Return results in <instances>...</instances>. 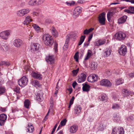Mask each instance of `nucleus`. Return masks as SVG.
I'll use <instances>...</instances> for the list:
<instances>
[{"instance_id":"f257e3e1","label":"nucleus","mask_w":134,"mask_h":134,"mask_svg":"<svg viewBox=\"0 0 134 134\" xmlns=\"http://www.w3.org/2000/svg\"><path fill=\"white\" fill-rule=\"evenodd\" d=\"M42 38L44 44L46 45L51 46L53 44L54 40L49 34H44L42 36Z\"/></svg>"},{"instance_id":"f03ea898","label":"nucleus","mask_w":134,"mask_h":134,"mask_svg":"<svg viewBox=\"0 0 134 134\" xmlns=\"http://www.w3.org/2000/svg\"><path fill=\"white\" fill-rule=\"evenodd\" d=\"M116 39L121 41L124 40L126 38L128 37L127 33L119 31L117 32L115 35Z\"/></svg>"},{"instance_id":"7ed1b4c3","label":"nucleus","mask_w":134,"mask_h":134,"mask_svg":"<svg viewBox=\"0 0 134 134\" xmlns=\"http://www.w3.org/2000/svg\"><path fill=\"white\" fill-rule=\"evenodd\" d=\"M124 131L122 127H116L112 129L111 134H124Z\"/></svg>"},{"instance_id":"20e7f679","label":"nucleus","mask_w":134,"mask_h":134,"mask_svg":"<svg viewBox=\"0 0 134 134\" xmlns=\"http://www.w3.org/2000/svg\"><path fill=\"white\" fill-rule=\"evenodd\" d=\"M28 82V79L25 76H23L18 81V84L21 87H23L27 84Z\"/></svg>"},{"instance_id":"39448f33","label":"nucleus","mask_w":134,"mask_h":134,"mask_svg":"<svg viewBox=\"0 0 134 134\" xmlns=\"http://www.w3.org/2000/svg\"><path fill=\"white\" fill-rule=\"evenodd\" d=\"M30 11V10L28 8L24 9L18 11L17 14L18 16L22 17L28 13Z\"/></svg>"},{"instance_id":"423d86ee","label":"nucleus","mask_w":134,"mask_h":134,"mask_svg":"<svg viewBox=\"0 0 134 134\" xmlns=\"http://www.w3.org/2000/svg\"><path fill=\"white\" fill-rule=\"evenodd\" d=\"M13 43L15 47L18 48L22 46L24 44L22 40L18 38L15 39L13 41Z\"/></svg>"},{"instance_id":"0eeeda50","label":"nucleus","mask_w":134,"mask_h":134,"mask_svg":"<svg viewBox=\"0 0 134 134\" xmlns=\"http://www.w3.org/2000/svg\"><path fill=\"white\" fill-rule=\"evenodd\" d=\"M118 52L120 55L122 56L125 55L127 52L126 47L124 45H122Z\"/></svg>"},{"instance_id":"6e6552de","label":"nucleus","mask_w":134,"mask_h":134,"mask_svg":"<svg viewBox=\"0 0 134 134\" xmlns=\"http://www.w3.org/2000/svg\"><path fill=\"white\" fill-rule=\"evenodd\" d=\"M105 15L104 13H102L99 15L98 17L99 22L101 25H104L105 24Z\"/></svg>"},{"instance_id":"1a4fd4ad","label":"nucleus","mask_w":134,"mask_h":134,"mask_svg":"<svg viewBox=\"0 0 134 134\" xmlns=\"http://www.w3.org/2000/svg\"><path fill=\"white\" fill-rule=\"evenodd\" d=\"M10 34L8 31H5L0 33V37L2 39L7 40L8 38V36Z\"/></svg>"},{"instance_id":"9d476101","label":"nucleus","mask_w":134,"mask_h":134,"mask_svg":"<svg viewBox=\"0 0 134 134\" xmlns=\"http://www.w3.org/2000/svg\"><path fill=\"white\" fill-rule=\"evenodd\" d=\"M100 84L102 86L106 87H110L111 85V83L108 80L104 79L100 81Z\"/></svg>"},{"instance_id":"9b49d317","label":"nucleus","mask_w":134,"mask_h":134,"mask_svg":"<svg viewBox=\"0 0 134 134\" xmlns=\"http://www.w3.org/2000/svg\"><path fill=\"white\" fill-rule=\"evenodd\" d=\"M7 118V116L4 114H2L0 115V125H4Z\"/></svg>"},{"instance_id":"f8f14e48","label":"nucleus","mask_w":134,"mask_h":134,"mask_svg":"<svg viewBox=\"0 0 134 134\" xmlns=\"http://www.w3.org/2000/svg\"><path fill=\"white\" fill-rule=\"evenodd\" d=\"M31 49L33 51H37L40 48V45L38 43H33L31 46Z\"/></svg>"},{"instance_id":"ddd939ff","label":"nucleus","mask_w":134,"mask_h":134,"mask_svg":"<svg viewBox=\"0 0 134 134\" xmlns=\"http://www.w3.org/2000/svg\"><path fill=\"white\" fill-rule=\"evenodd\" d=\"M127 16L124 15L118 19V23L119 24H122L126 21Z\"/></svg>"},{"instance_id":"4468645a","label":"nucleus","mask_w":134,"mask_h":134,"mask_svg":"<svg viewBox=\"0 0 134 134\" xmlns=\"http://www.w3.org/2000/svg\"><path fill=\"white\" fill-rule=\"evenodd\" d=\"M86 76L83 73H82L81 75L78 78L77 82L79 83H81L83 82L85 80Z\"/></svg>"},{"instance_id":"2eb2a0df","label":"nucleus","mask_w":134,"mask_h":134,"mask_svg":"<svg viewBox=\"0 0 134 134\" xmlns=\"http://www.w3.org/2000/svg\"><path fill=\"white\" fill-rule=\"evenodd\" d=\"M97 129L99 130L103 131L106 127V126L102 122H100L98 123Z\"/></svg>"},{"instance_id":"dca6fc26","label":"nucleus","mask_w":134,"mask_h":134,"mask_svg":"<svg viewBox=\"0 0 134 134\" xmlns=\"http://www.w3.org/2000/svg\"><path fill=\"white\" fill-rule=\"evenodd\" d=\"M83 85L82 90L85 92H88L90 90V86L85 82L82 84Z\"/></svg>"},{"instance_id":"f3484780","label":"nucleus","mask_w":134,"mask_h":134,"mask_svg":"<svg viewBox=\"0 0 134 134\" xmlns=\"http://www.w3.org/2000/svg\"><path fill=\"white\" fill-rule=\"evenodd\" d=\"M32 21L31 16L29 15L25 17V19L23 22V24L26 25H28Z\"/></svg>"},{"instance_id":"a211bd4d","label":"nucleus","mask_w":134,"mask_h":134,"mask_svg":"<svg viewBox=\"0 0 134 134\" xmlns=\"http://www.w3.org/2000/svg\"><path fill=\"white\" fill-rule=\"evenodd\" d=\"M54 60L53 56L52 55H49L48 57H47L46 58V61L50 64H53L54 62Z\"/></svg>"},{"instance_id":"6ab92c4d","label":"nucleus","mask_w":134,"mask_h":134,"mask_svg":"<svg viewBox=\"0 0 134 134\" xmlns=\"http://www.w3.org/2000/svg\"><path fill=\"white\" fill-rule=\"evenodd\" d=\"M35 98H36V100L38 102H41L43 100L42 95L38 92L36 94Z\"/></svg>"},{"instance_id":"aec40b11","label":"nucleus","mask_w":134,"mask_h":134,"mask_svg":"<svg viewBox=\"0 0 134 134\" xmlns=\"http://www.w3.org/2000/svg\"><path fill=\"white\" fill-rule=\"evenodd\" d=\"M105 42V39L99 40L94 42V44L95 46H98L103 44Z\"/></svg>"},{"instance_id":"412c9836","label":"nucleus","mask_w":134,"mask_h":134,"mask_svg":"<svg viewBox=\"0 0 134 134\" xmlns=\"http://www.w3.org/2000/svg\"><path fill=\"white\" fill-rule=\"evenodd\" d=\"M77 130V127L76 125L72 126L70 128V131L71 133H75Z\"/></svg>"},{"instance_id":"4be33fe9","label":"nucleus","mask_w":134,"mask_h":134,"mask_svg":"<svg viewBox=\"0 0 134 134\" xmlns=\"http://www.w3.org/2000/svg\"><path fill=\"white\" fill-rule=\"evenodd\" d=\"M81 109V108L80 106L76 105L75 106L74 108V113L76 114L79 113L80 112Z\"/></svg>"},{"instance_id":"5701e85b","label":"nucleus","mask_w":134,"mask_h":134,"mask_svg":"<svg viewBox=\"0 0 134 134\" xmlns=\"http://www.w3.org/2000/svg\"><path fill=\"white\" fill-rule=\"evenodd\" d=\"M114 14V12L112 11L108 12L107 14V18L108 20L109 21H110L111 20V18L112 16Z\"/></svg>"},{"instance_id":"b1692460","label":"nucleus","mask_w":134,"mask_h":134,"mask_svg":"<svg viewBox=\"0 0 134 134\" xmlns=\"http://www.w3.org/2000/svg\"><path fill=\"white\" fill-rule=\"evenodd\" d=\"M122 93L123 94L125 95V97H127L132 94L131 92H129L127 89H124L122 90Z\"/></svg>"},{"instance_id":"393cba45","label":"nucleus","mask_w":134,"mask_h":134,"mask_svg":"<svg viewBox=\"0 0 134 134\" xmlns=\"http://www.w3.org/2000/svg\"><path fill=\"white\" fill-rule=\"evenodd\" d=\"M111 51L109 49H106L104 53V55L105 57H107L110 55Z\"/></svg>"},{"instance_id":"a878e982","label":"nucleus","mask_w":134,"mask_h":134,"mask_svg":"<svg viewBox=\"0 0 134 134\" xmlns=\"http://www.w3.org/2000/svg\"><path fill=\"white\" fill-rule=\"evenodd\" d=\"M97 65L96 63L92 62L91 63L90 66L92 70H95L97 68Z\"/></svg>"},{"instance_id":"bb28decb","label":"nucleus","mask_w":134,"mask_h":134,"mask_svg":"<svg viewBox=\"0 0 134 134\" xmlns=\"http://www.w3.org/2000/svg\"><path fill=\"white\" fill-rule=\"evenodd\" d=\"M32 76L36 79H38L40 80L42 79V78L41 77V75L35 72L32 73Z\"/></svg>"},{"instance_id":"cd10ccee","label":"nucleus","mask_w":134,"mask_h":134,"mask_svg":"<svg viewBox=\"0 0 134 134\" xmlns=\"http://www.w3.org/2000/svg\"><path fill=\"white\" fill-rule=\"evenodd\" d=\"M32 85L34 86L35 87H40L39 82L38 81L36 80L32 81Z\"/></svg>"},{"instance_id":"c85d7f7f","label":"nucleus","mask_w":134,"mask_h":134,"mask_svg":"<svg viewBox=\"0 0 134 134\" xmlns=\"http://www.w3.org/2000/svg\"><path fill=\"white\" fill-rule=\"evenodd\" d=\"M51 30L52 35L55 37H57L58 36V34L55 29L53 27Z\"/></svg>"},{"instance_id":"c756f323","label":"nucleus","mask_w":134,"mask_h":134,"mask_svg":"<svg viewBox=\"0 0 134 134\" xmlns=\"http://www.w3.org/2000/svg\"><path fill=\"white\" fill-rule=\"evenodd\" d=\"M30 101L28 99L26 100L24 102V106L25 107L28 109L29 108L30 104Z\"/></svg>"},{"instance_id":"7c9ffc66","label":"nucleus","mask_w":134,"mask_h":134,"mask_svg":"<svg viewBox=\"0 0 134 134\" xmlns=\"http://www.w3.org/2000/svg\"><path fill=\"white\" fill-rule=\"evenodd\" d=\"M81 11V8L80 7H76L74 9V12L80 14Z\"/></svg>"},{"instance_id":"2f4dec72","label":"nucleus","mask_w":134,"mask_h":134,"mask_svg":"<svg viewBox=\"0 0 134 134\" xmlns=\"http://www.w3.org/2000/svg\"><path fill=\"white\" fill-rule=\"evenodd\" d=\"M124 82V80L121 79H117L116 81V85H119L122 84Z\"/></svg>"},{"instance_id":"473e14b6","label":"nucleus","mask_w":134,"mask_h":134,"mask_svg":"<svg viewBox=\"0 0 134 134\" xmlns=\"http://www.w3.org/2000/svg\"><path fill=\"white\" fill-rule=\"evenodd\" d=\"M35 0H30L28 2L29 5L31 6L36 5V2Z\"/></svg>"},{"instance_id":"72a5a7b5","label":"nucleus","mask_w":134,"mask_h":134,"mask_svg":"<svg viewBox=\"0 0 134 134\" xmlns=\"http://www.w3.org/2000/svg\"><path fill=\"white\" fill-rule=\"evenodd\" d=\"M101 100L102 101H106L107 99V97L106 95L105 94H103L102 95L100 98Z\"/></svg>"},{"instance_id":"f704fd0d","label":"nucleus","mask_w":134,"mask_h":134,"mask_svg":"<svg viewBox=\"0 0 134 134\" xmlns=\"http://www.w3.org/2000/svg\"><path fill=\"white\" fill-rule=\"evenodd\" d=\"M5 87H0V94H2L4 93L5 91Z\"/></svg>"},{"instance_id":"c9c22d12","label":"nucleus","mask_w":134,"mask_h":134,"mask_svg":"<svg viewBox=\"0 0 134 134\" xmlns=\"http://www.w3.org/2000/svg\"><path fill=\"white\" fill-rule=\"evenodd\" d=\"M36 5H40L43 2L44 0H35Z\"/></svg>"},{"instance_id":"e433bc0d","label":"nucleus","mask_w":134,"mask_h":134,"mask_svg":"<svg viewBox=\"0 0 134 134\" xmlns=\"http://www.w3.org/2000/svg\"><path fill=\"white\" fill-rule=\"evenodd\" d=\"M92 77H93L92 79L93 80H94V82L96 81L98 79V76L96 74H93L92 75H91Z\"/></svg>"},{"instance_id":"4c0bfd02","label":"nucleus","mask_w":134,"mask_h":134,"mask_svg":"<svg viewBox=\"0 0 134 134\" xmlns=\"http://www.w3.org/2000/svg\"><path fill=\"white\" fill-rule=\"evenodd\" d=\"M114 120L118 122H120V118L119 116L116 115V116L114 117Z\"/></svg>"},{"instance_id":"58836bf2","label":"nucleus","mask_w":134,"mask_h":134,"mask_svg":"<svg viewBox=\"0 0 134 134\" xmlns=\"http://www.w3.org/2000/svg\"><path fill=\"white\" fill-rule=\"evenodd\" d=\"M66 121L67 120L66 119H65L62 120L60 122V124L61 126H64L65 125Z\"/></svg>"},{"instance_id":"ea45409f","label":"nucleus","mask_w":134,"mask_h":134,"mask_svg":"<svg viewBox=\"0 0 134 134\" xmlns=\"http://www.w3.org/2000/svg\"><path fill=\"white\" fill-rule=\"evenodd\" d=\"M66 4L68 6H71L75 4V2L73 1H72L71 2H66Z\"/></svg>"},{"instance_id":"a19ab883","label":"nucleus","mask_w":134,"mask_h":134,"mask_svg":"<svg viewBox=\"0 0 134 134\" xmlns=\"http://www.w3.org/2000/svg\"><path fill=\"white\" fill-rule=\"evenodd\" d=\"M92 77H91V76L90 75L88 76L87 78L88 81L89 82H94V80H93Z\"/></svg>"},{"instance_id":"79ce46f5","label":"nucleus","mask_w":134,"mask_h":134,"mask_svg":"<svg viewBox=\"0 0 134 134\" xmlns=\"http://www.w3.org/2000/svg\"><path fill=\"white\" fill-rule=\"evenodd\" d=\"M119 108V105L117 104H114L113 105L112 108L113 109H118Z\"/></svg>"},{"instance_id":"37998d69","label":"nucleus","mask_w":134,"mask_h":134,"mask_svg":"<svg viewBox=\"0 0 134 134\" xmlns=\"http://www.w3.org/2000/svg\"><path fill=\"white\" fill-rule=\"evenodd\" d=\"M2 48L3 50H4L5 49V50L7 51L9 47L6 44H4V45H3L2 46Z\"/></svg>"},{"instance_id":"c03bdc74","label":"nucleus","mask_w":134,"mask_h":134,"mask_svg":"<svg viewBox=\"0 0 134 134\" xmlns=\"http://www.w3.org/2000/svg\"><path fill=\"white\" fill-rule=\"evenodd\" d=\"M32 26L34 28L36 31H38L40 29V27L39 26L36 24H34Z\"/></svg>"},{"instance_id":"a18cd8bd","label":"nucleus","mask_w":134,"mask_h":134,"mask_svg":"<svg viewBox=\"0 0 134 134\" xmlns=\"http://www.w3.org/2000/svg\"><path fill=\"white\" fill-rule=\"evenodd\" d=\"M29 128L27 129L28 131L29 132H32L34 130V128L33 126L29 127Z\"/></svg>"},{"instance_id":"49530a36","label":"nucleus","mask_w":134,"mask_h":134,"mask_svg":"<svg viewBox=\"0 0 134 134\" xmlns=\"http://www.w3.org/2000/svg\"><path fill=\"white\" fill-rule=\"evenodd\" d=\"M79 14L73 12V17L74 19H76L78 17Z\"/></svg>"},{"instance_id":"de8ad7c7","label":"nucleus","mask_w":134,"mask_h":134,"mask_svg":"<svg viewBox=\"0 0 134 134\" xmlns=\"http://www.w3.org/2000/svg\"><path fill=\"white\" fill-rule=\"evenodd\" d=\"M78 52H77L75 55L74 56V58L75 59V60L76 62H78L79 60V57L78 55L77 54H78Z\"/></svg>"},{"instance_id":"09e8293b","label":"nucleus","mask_w":134,"mask_h":134,"mask_svg":"<svg viewBox=\"0 0 134 134\" xmlns=\"http://www.w3.org/2000/svg\"><path fill=\"white\" fill-rule=\"evenodd\" d=\"M124 12H127L128 13L131 14H134V12H131L129 9H125L124 10Z\"/></svg>"},{"instance_id":"8fccbe9b","label":"nucleus","mask_w":134,"mask_h":134,"mask_svg":"<svg viewBox=\"0 0 134 134\" xmlns=\"http://www.w3.org/2000/svg\"><path fill=\"white\" fill-rule=\"evenodd\" d=\"M10 65V63L8 61H3V65L8 66Z\"/></svg>"},{"instance_id":"3c124183","label":"nucleus","mask_w":134,"mask_h":134,"mask_svg":"<svg viewBox=\"0 0 134 134\" xmlns=\"http://www.w3.org/2000/svg\"><path fill=\"white\" fill-rule=\"evenodd\" d=\"M93 36V34H90L88 36V42H89L90 40H91Z\"/></svg>"},{"instance_id":"603ef678","label":"nucleus","mask_w":134,"mask_h":134,"mask_svg":"<svg viewBox=\"0 0 134 134\" xmlns=\"http://www.w3.org/2000/svg\"><path fill=\"white\" fill-rule=\"evenodd\" d=\"M79 70V69H78L76 70H73L72 72L73 74L74 75H76L78 73Z\"/></svg>"},{"instance_id":"864d4df0","label":"nucleus","mask_w":134,"mask_h":134,"mask_svg":"<svg viewBox=\"0 0 134 134\" xmlns=\"http://www.w3.org/2000/svg\"><path fill=\"white\" fill-rule=\"evenodd\" d=\"M86 36L85 35L81 36L80 38V40L83 42L86 38Z\"/></svg>"},{"instance_id":"5fc2aeb1","label":"nucleus","mask_w":134,"mask_h":134,"mask_svg":"<svg viewBox=\"0 0 134 134\" xmlns=\"http://www.w3.org/2000/svg\"><path fill=\"white\" fill-rule=\"evenodd\" d=\"M58 44L55 43H54V49L55 52L57 51Z\"/></svg>"},{"instance_id":"6e6d98bb","label":"nucleus","mask_w":134,"mask_h":134,"mask_svg":"<svg viewBox=\"0 0 134 134\" xmlns=\"http://www.w3.org/2000/svg\"><path fill=\"white\" fill-rule=\"evenodd\" d=\"M20 89L18 87H16L14 89V91L16 92L17 93H20Z\"/></svg>"},{"instance_id":"4d7b16f0","label":"nucleus","mask_w":134,"mask_h":134,"mask_svg":"<svg viewBox=\"0 0 134 134\" xmlns=\"http://www.w3.org/2000/svg\"><path fill=\"white\" fill-rule=\"evenodd\" d=\"M89 33V32H88V29H86L83 32V35H88Z\"/></svg>"},{"instance_id":"13d9d810","label":"nucleus","mask_w":134,"mask_h":134,"mask_svg":"<svg viewBox=\"0 0 134 134\" xmlns=\"http://www.w3.org/2000/svg\"><path fill=\"white\" fill-rule=\"evenodd\" d=\"M74 99H75L74 97V96L72 97V98L70 99V101L69 103H71L72 104H73Z\"/></svg>"},{"instance_id":"bf43d9fd","label":"nucleus","mask_w":134,"mask_h":134,"mask_svg":"<svg viewBox=\"0 0 134 134\" xmlns=\"http://www.w3.org/2000/svg\"><path fill=\"white\" fill-rule=\"evenodd\" d=\"M76 34L75 33H74L70 35V37L73 38L74 39H75L76 38Z\"/></svg>"},{"instance_id":"052dcab7","label":"nucleus","mask_w":134,"mask_h":134,"mask_svg":"<svg viewBox=\"0 0 134 134\" xmlns=\"http://www.w3.org/2000/svg\"><path fill=\"white\" fill-rule=\"evenodd\" d=\"M129 9L131 12H134V7L130 6L129 7Z\"/></svg>"},{"instance_id":"680f3d73","label":"nucleus","mask_w":134,"mask_h":134,"mask_svg":"<svg viewBox=\"0 0 134 134\" xmlns=\"http://www.w3.org/2000/svg\"><path fill=\"white\" fill-rule=\"evenodd\" d=\"M57 124L55 125L52 131L51 134H53V132L55 131V130L57 127Z\"/></svg>"},{"instance_id":"e2e57ef3","label":"nucleus","mask_w":134,"mask_h":134,"mask_svg":"<svg viewBox=\"0 0 134 134\" xmlns=\"http://www.w3.org/2000/svg\"><path fill=\"white\" fill-rule=\"evenodd\" d=\"M70 37L69 36H67L66 40V43H68L69 41Z\"/></svg>"},{"instance_id":"0e129e2a","label":"nucleus","mask_w":134,"mask_h":134,"mask_svg":"<svg viewBox=\"0 0 134 134\" xmlns=\"http://www.w3.org/2000/svg\"><path fill=\"white\" fill-rule=\"evenodd\" d=\"M67 90L69 91L70 94H71L72 91V88H68L67 89Z\"/></svg>"},{"instance_id":"69168bd1","label":"nucleus","mask_w":134,"mask_h":134,"mask_svg":"<svg viewBox=\"0 0 134 134\" xmlns=\"http://www.w3.org/2000/svg\"><path fill=\"white\" fill-rule=\"evenodd\" d=\"M77 84V83L76 82H74L72 84V86L74 88H75L76 85Z\"/></svg>"},{"instance_id":"338daca9","label":"nucleus","mask_w":134,"mask_h":134,"mask_svg":"<svg viewBox=\"0 0 134 134\" xmlns=\"http://www.w3.org/2000/svg\"><path fill=\"white\" fill-rule=\"evenodd\" d=\"M24 69L26 71H29V67L27 66H25L24 67Z\"/></svg>"},{"instance_id":"774afa93","label":"nucleus","mask_w":134,"mask_h":134,"mask_svg":"<svg viewBox=\"0 0 134 134\" xmlns=\"http://www.w3.org/2000/svg\"><path fill=\"white\" fill-rule=\"evenodd\" d=\"M129 75L130 77L132 78L134 77V73H131L129 74Z\"/></svg>"}]
</instances>
